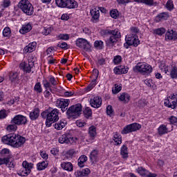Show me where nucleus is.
Listing matches in <instances>:
<instances>
[{"label":"nucleus","instance_id":"37","mask_svg":"<svg viewBox=\"0 0 177 177\" xmlns=\"http://www.w3.org/2000/svg\"><path fill=\"white\" fill-rule=\"evenodd\" d=\"M165 106L166 107H169L170 109H176L177 107V100L176 101H172L171 102H169V100H167L164 102Z\"/></svg>","mask_w":177,"mask_h":177},{"label":"nucleus","instance_id":"12","mask_svg":"<svg viewBox=\"0 0 177 177\" xmlns=\"http://www.w3.org/2000/svg\"><path fill=\"white\" fill-rule=\"evenodd\" d=\"M43 86L45 89H49L52 91V86H56L59 83L56 80V78L52 75L48 77V81L46 79H44L42 81Z\"/></svg>","mask_w":177,"mask_h":177},{"label":"nucleus","instance_id":"41","mask_svg":"<svg viewBox=\"0 0 177 177\" xmlns=\"http://www.w3.org/2000/svg\"><path fill=\"white\" fill-rule=\"evenodd\" d=\"M22 167L25 169H28V171H31L32 168H34V164L31 162H28L26 160H24L22 163Z\"/></svg>","mask_w":177,"mask_h":177},{"label":"nucleus","instance_id":"27","mask_svg":"<svg viewBox=\"0 0 177 177\" xmlns=\"http://www.w3.org/2000/svg\"><path fill=\"white\" fill-rule=\"evenodd\" d=\"M165 39H169L171 41L172 39H177V32L174 30H170L166 32Z\"/></svg>","mask_w":177,"mask_h":177},{"label":"nucleus","instance_id":"60","mask_svg":"<svg viewBox=\"0 0 177 177\" xmlns=\"http://www.w3.org/2000/svg\"><path fill=\"white\" fill-rule=\"evenodd\" d=\"M8 115H6V110H1L0 111V120H2L3 118H6Z\"/></svg>","mask_w":177,"mask_h":177},{"label":"nucleus","instance_id":"43","mask_svg":"<svg viewBox=\"0 0 177 177\" xmlns=\"http://www.w3.org/2000/svg\"><path fill=\"white\" fill-rule=\"evenodd\" d=\"M57 38L61 41H68L70 39V35L60 34L57 37Z\"/></svg>","mask_w":177,"mask_h":177},{"label":"nucleus","instance_id":"6","mask_svg":"<svg viewBox=\"0 0 177 177\" xmlns=\"http://www.w3.org/2000/svg\"><path fill=\"white\" fill-rule=\"evenodd\" d=\"M82 113V106L81 104L72 105L66 111V115L68 118H78V116Z\"/></svg>","mask_w":177,"mask_h":177},{"label":"nucleus","instance_id":"23","mask_svg":"<svg viewBox=\"0 0 177 177\" xmlns=\"http://www.w3.org/2000/svg\"><path fill=\"white\" fill-rule=\"evenodd\" d=\"M169 17V14L168 12H163L162 13L158 14L155 20L158 23L159 21H161L162 20H168Z\"/></svg>","mask_w":177,"mask_h":177},{"label":"nucleus","instance_id":"40","mask_svg":"<svg viewBox=\"0 0 177 177\" xmlns=\"http://www.w3.org/2000/svg\"><path fill=\"white\" fill-rule=\"evenodd\" d=\"M64 127H66V123L63 121H59L55 123L54 125L55 129H57V131H62Z\"/></svg>","mask_w":177,"mask_h":177},{"label":"nucleus","instance_id":"28","mask_svg":"<svg viewBox=\"0 0 177 177\" xmlns=\"http://www.w3.org/2000/svg\"><path fill=\"white\" fill-rule=\"evenodd\" d=\"M31 30H32V26H31V24H27L21 27L19 30V32L21 34H27V32H30Z\"/></svg>","mask_w":177,"mask_h":177},{"label":"nucleus","instance_id":"58","mask_svg":"<svg viewBox=\"0 0 177 177\" xmlns=\"http://www.w3.org/2000/svg\"><path fill=\"white\" fill-rule=\"evenodd\" d=\"M138 107H145L146 106V100L145 99L138 100Z\"/></svg>","mask_w":177,"mask_h":177},{"label":"nucleus","instance_id":"7","mask_svg":"<svg viewBox=\"0 0 177 177\" xmlns=\"http://www.w3.org/2000/svg\"><path fill=\"white\" fill-rule=\"evenodd\" d=\"M55 3L59 8L75 9L78 8V3L75 0H55Z\"/></svg>","mask_w":177,"mask_h":177},{"label":"nucleus","instance_id":"49","mask_svg":"<svg viewBox=\"0 0 177 177\" xmlns=\"http://www.w3.org/2000/svg\"><path fill=\"white\" fill-rule=\"evenodd\" d=\"M106 114L111 117V115H114V111L113 110V106L111 105H108L106 107Z\"/></svg>","mask_w":177,"mask_h":177},{"label":"nucleus","instance_id":"33","mask_svg":"<svg viewBox=\"0 0 177 177\" xmlns=\"http://www.w3.org/2000/svg\"><path fill=\"white\" fill-rule=\"evenodd\" d=\"M120 154L122 158H128V147L127 145H123L120 149Z\"/></svg>","mask_w":177,"mask_h":177},{"label":"nucleus","instance_id":"4","mask_svg":"<svg viewBox=\"0 0 177 177\" xmlns=\"http://www.w3.org/2000/svg\"><path fill=\"white\" fill-rule=\"evenodd\" d=\"M134 73H140L142 75H150L153 72V67L147 63H138L133 68Z\"/></svg>","mask_w":177,"mask_h":177},{"label":"nucleus","instance_id":"56","mask_svg":"<svg viewBox=\"0 0 177 177\" xmlns=\"http://www.w3.org/2000/svg\"><path fill=\"white\" fill-rule=\"evenodd\" d=\"M169 122L172 125H177V118L175 116H171L169 118Z\"/></svg>","mask_w":177,"mask_h":177},{"label":"nucleus","instance_id":"21","mask_svg":"<svg viewBox=\"0 0 177 177\" xmlns=\"http://www.w3.org/2000/svg\"><path fill=\"white\" fill-rule=\"evenodd\" d=\"M91 174V169L88 168L83 169L82 170H77L75 173V176L76 177H84V176H88Z\"/></svg>","mask_w":177,"mask_h":177},{"label":"nucleus","instance_id":"13","mask_svg":"<svg viewBox=\"0 0 177 177\" xmlns=\"http://www.w3.org/2000/svg\"><path fill=\"white\" fill-rule=\"evenodd\" d=\"M28 122L27 117L23 115H16L10 121V124H15V125H26Z\"/></svg>","mask_w":177,"mask_h":177},{"label":"nucleus","instance_id":"42","mask_svg":"<svg viewBox=\"0 0 177 177\" xmlns=\"http://www.w3.org/2000/svg\"><path fill=\"white\" fill-rule=\"evenodd\" d=\"M83 114L86 118H91V117H92V109L89 107L85 108Z\"/></svg>","mask_w":177,"mask_h":177},{"label":"nucleus","instance_id":"19","mask_svg":"<svg viewBox=\"0 0 177 177\" xmlns=\"http://www.w3.org/2000/svg\"><path fill=\"white\" fill-rule=\"evenodd\" d=\"M171 78H177V67L176 66H167L165 68V73H169Z\"/></svg>","mask_w":177,"mask_h":177},{"label":"nucleus","instance_id":"62","mask_svg":"<svg viewBox=\"0 0 177 177\" xmlns=\"http://www.w3.org/2000/svg\"><path fill=\"white\" fill-rule=\"evenodd\" d=\"M40 156L44 158V160H48V158H49V155H48V153H46L45 151H41Z\"/></svg>","mask_w":177,"mask_h":177},{"label":"nucleus","instance_id":"20","mask_svg":"<svg viewBox=\"0 0 177 177\" xmlns=\"http://www.w3.org/2000/svg\"><path fill=\"white\" fill-rule=\"evenodd\" d=\"M129 70V68L128 66H116L113 69V71L115 74L121 75V74H127Z\"/></svg>","mask_w":177,"mask_h":177},{"label":"nucleus","instance_id":"22","mask_svg":"<svg viewBox=\"0 0 177 177\" xmlns=\"http://www.w3.org/2000/svg\"><path fill=\"white\" fill-rule=\"evenodd\" d=\"M36 48H37V42L33 41L32 43H30L28 46H26L24 48V53H31L32 52H34V50H35Z\"/></svg>","mask_w":177,"mask_h":177},{"label":"nucleus","instance_id":"35","mask_svg":"<svg viewBox=\"0 0 177 177\" xmlns=\"http://www.w3.org/2000/svg\"><path fill=\"white\" fill-rule=\"evenodd\" d=\"M137 3H144L147 6H153L154 5V0H133Z\"/></svg>","mask_w":177,"mask_h":177},{"label":"nucleus","instance_id":"53","mask_svg":"<svg viewBox=\"0 0 177 177\" xmlns=\"http://www.w3.org/2000/svg\"><path fill=\"white\" fill-rule=\"evenodd\" d=\"M121 89H122L121 86L115 85V87L113 88L112 89V92L113 93H114V95H117V93L121 91Z\"/></svg>","mask_w":177,"mask_h":177},{"label":"nucleus","instance_id":"45","mask_svg":"<svg viewBox=\"0 0 177 177\" xmlns=\"http://www.w3.org/2000/svg\"><path fill=\"white\" fill-rule=\"evenodd\" d=\"M34 91L36 92V93H42V85H41V82H37L35 84Z\"/></svg>","mask_w":177,"mask_h":177},{"label":"nucleus","instance_id":"57","mask_svg":"<svg viewBox=\"0 0 177 177\" xmlns=\"http://www.w3.org/2000/svg\"><path fill=\"white\" fill-rule=\"evenodd\" d=\"M116 1L119 5H124V6H127V4L131 2V0H116Z\"/></svg>","mask_w":177,"mask_h":177},{"label":"nucleus","instance_id":"47","mask_svg":"<svg viewBox=\"0 0 177 177\" xmlns=\"http://www.w3.org/2000/svg\"><path fill=\"white\" fill-rule=\"evenodd\" d=\"M7 129L10 131V132H15V131H17V124H11L7 127Z\"/></svg>","mask_w":177,"mask_h":177},{"label":"nucleus","instance_id":"52","mask_svg":"<svg viewBox=\"0 0 177 177\" xmlns=\"http://www.w3.org/2000/svg\"><path fill=\"white\" fill-rule=\"evenodd\" d=\"M111 17L113 19H117L118 17V10L114 9L110 12Z\"/></svg>","mask_w":177,"mask_h":177},{"label":"nucleus","instance_id":"64","mask_svg":"<svg viewBox=\"0 0 177 177\" xmlns=\"http://www.w3.org/2000/svg\"><path fill=\"white\" fill-rule=\"evenodd\" d=\"M102 45H103V41H95L94 42L95 48H99V46H102Z\"/></svg>","mask_w":177,"mask_h":177},{"label":"nucleus","instance_id":"61","mask_svg":"<svg viewBox=\"0 0 177 177\" xmlns=\"http://www.w3.org/2000/svg\"><path fill=\"white\" fill-rule=\"evenodd\" d=\"M8 158H0V165H3V164H9V162L8 161Z\"/></svg>","mask_w":177,"mask_h":177},{"label":"nucleus","instance_id":"14","mask_svg":"<svg viewBox=\"0 0 177 177\" xmlns=\"http://www.w3.org/2000/svg\"><path fill=\"white\" fill-rule=\"evenodd\" d=\"M69 104H70V100H66L63 98L57 100L56 102L57 107H59V109H61L63 113H64V111H66Z\"/></svg>","mask_w":177,"mask_h":177},{"label":"nucleus","instance_id":"17","mask_svg":"<svg viewBox=\"0 0 177 177\" xmlns=\"http://www.w3.org/2000/svg\"><path fill=\"white\" fill-rule=\"evenodd\" d=\"M20 69L24 70L25 73H31V70L34 68V62H29L28 64L23 62L19 65Z\"/></svg>","mask_w":177,"mask_h":177},{"label":"nucleus","instance_id":"10","mask_svg":"<svg viewBox=\"0 0 177 177\" xmlns=\"http://www.w3.org/2000/svg\"><path fill=\"white\" fill-rule=\"evenodd\" d=\"M76 46L80 49H83L85 52H92V46L88 40L82 38H79L76 40Z\"/></svg>","mask_w":177,"mask_h":177},{"label":"nucleus","instance_id":"2","mask_svg":"<svg viewBox=\"0 0 177 177\" xmlns=\"http://www.w3.org/2000/svg\"><path fill=\"white\" fill-rule=\"evenodd\" d=\"M41 117L46 119V127L50 128L52 124L59 121V111L57 109L48 108L41 113Z\"/></svg>","mask_w":177,"mask_h":177},{"label":"nucleus","instance_id":"51","mask_svg":"<svg viewBox=\"0 0 177 177\" xmlns=\"http://www.w3.org/2000/svg\"><path fill=\"white\" fill-rule=\"evenodd\" d=\"M57 47L61 48V49H64L66 50L68 49V44H67L64 41H62V43L57 44Z\"/></svg>","mask_w":177,"mask_h":177},{"label":"nucleus","instance_id":"3","mask_svg":"<svg viewBox=\"0 0 177 177\" xmlns=\"http://www.w3.org/2000/svg\"><path fill=\"white\" fill-rule=\"evenodd\" d=\"M104 34L109 35V39L106 41L107 46H113L117 44L118 39L121 38V33L118 30H106Z\"/></svg>","mask_w":177,"mask_h":177},{"label":"nucleus","instance_id":"32","mask_svg":"<svg viewBox=\"0 0 177 177\" xmlns=\"http://www.w3.org/2000/svg\"><path fill=\"white\" fill-rule=\"evenodd\" d=\"M48 164H49L48 162L46 160L37 163V171H44V169H45L46 168H48Z\"/></svg>","mask_w":177,"mask_h":177},{"label":"nucleus","instance_id":"18","mask_svg":"<svg viewBox=\"0 0 177 177\" xmlns=\"http://www.w3.org/2000/svg\"><path fill=\"white\" fill-rule=\"evenodd\" d=\"M91 107H93L94 109H99L100 106H102V97H93L91 99V103H90Z\"/></svg>","mask_w":177,"mask_h":177},{"label":"nucleus","instance_id":"29","mask_svg":"<svg viewBox=\"0 0 177 177\" xmlns=\"http://www.w3.org/2000/svg\"><path fill=\"white\" fill-rule=\"evenodd\" d=\"M86 161H88V157H86V156L85 155H82L78 159V162H77L78 167H80V168H83Z\"/></svg>","mask_w":177,"mask_h":177},{"label":"nucleus","instance_id":"8","mask_svg":"<svg viewBox=\"0 0 177 177\" xmlns=\"http://www.w3.org/2000/svg\"><path fill=\"white\" fill-rule=\"evenodd\" d=\"M126 44H124V48L126 49H128V45L129 46H138L140 44V41H139V38L136 35L134 34H130L127 35L125 37Z\"/></svg>","mask_w":177,"mask_h":177},{"label":"nucleus","instance_id":"48","mask_svg":"<svg viewBox=\"0 0 177 177\" xmlns=\"http://www.w3.org/2000/svg\"><path fill=\"white\" fill-rule=\"evenodd\" d=\"M166 8L167 10H174V1L172 0H168L166 3Z\"/></svg>","mask_w":177,"mask_h":177},{"label":"nucleus","instance_id":"1","mask_svg":"<svg viewBox=\"0 0 177 177\" xmlns=\"http://www.w3.org/2000/svg\"><path fill=\"white\" fill-rule=\"evenodd\" d=\"M3 143L9 145L12 147H21L26 143V138L16 134H8L2 138Z\"/></svg>","mask_w":177,"mask_h":177},{"label":"nucleus","instance_id":"34","mask_svg":"<svg viewBox=\"0 0 177 177\" xmlns=\"http://www.w3.org/2000/svg\"><path fill=\"white\" fill-rule=\"evenodd\" d=\"M131 100V96H129V94L123 93L119 96V100L121 102H124V103H128L129 100Z\"/></svg>","mask_w":177,"mask_h":177},{"label":"nucleus","instance_id":"44","mask_svg":"<svg viewBox=\"0 0 177 177\" xmlns=\"http://www.w3.org/2000/svg\"><path fill=\"white\" fill-rule=\"evenodd\" d=\"M165 28H156L153 30V34H156V35H164L165 34Z\"/></svg>","mask_w":177,"mask_h":177},{"label":"nucleus","instance_id":"59","mask_svg":"<svg viewBox=\"0 0 177 177\" xmlns=\"http://www.w3.org/2000/svg\"><path fill=\"white\" fill-rule=\"evenodd\" d=\"M2 6L3 8H9L10 6V0H3Z\"/></svg>","mask_w":177,"mask_h":177},{"label":"nucleus","instance_id":"24","mask_svg":"<svg viewBox=\"0 0 177 177\" xmlns=\"http://www.w3.org/2000/svg\"><path fill=\"white\" fill-rule=\"evenodd\" d=\"M90 160L91 162H96L99 160V151L94 149L93 150L89 156Z\"/></svg>","mask_w":177,"mask_h":177},{"label":"nucleus","instance_id":"16","mask_svg":"<svg viewBox=\"0 0 177 177\" xmlns=\"http://www.w3.org/2000/svg\"><path fill=\"white\" fill-rule=\"evenodd\" d=\"M138 174L140 175V176H146V177H157V174L154 173H150L146 169L143 168V167H140L136 169Z\"/></svg>","mask_w":177,"mask_h":177},{"label":"nucleus","instance_id":"30","mask_svg":"<svg viewBox=\"0 0 177 177\" xmlns=\"http://www.w3.org/2000/svg\"><path fill=\"white\" fill-rule=\"evenodd\" d=\"M10 80L11 82L16 84L19 82V73L17 72H11L10 73Z\"/></svg>","mask_w":177,"mask_h":177},{"label":"nucleus","instance_id":"38","mask_svg":"<svg viewBox=\"0 0 177 177\" xmlns=\"http://www.w3.org/2000/svg\"><path fill=\"white\" fill-rule=\"evenodd\" d=\"M88 133L91 139H95V137L97 135L96 127H95V126L90 127L88 129Z\"/></svg>","mask_w":177,"mask_h":177},{"label":"nucleus","instance_id":"26","mask_svg":"<svg viewBox=\"0 0 177 177\" xmlns=\"http://www.w3.org/2000/svg\"><path fill=\"white\" fill-rule=\"evenodd\" d=\"M29 117L32 121H35L39 117V109L35 108L30 113Z\"/></svg>","mask_w":177,"mask_h":177},{"label":"nucleus","instance_id":"50","mask_svg":"<svg viewBox=\"0 0 177 177\" xmlns=\"http://www.w3.org/2000/svg\"><path fill=\"white\" fill-rule=\"evenodd\" d=\"M144 82H145V85H147L149 86V88H154V83H153V80L146 79L144 81Z\"/></svg>","mask_w":177,"mask_h":177},{"label":"nucleus","instance_id":"46","mask_svg":"<svg viewBox=\"0 0 177 177\" xmlns=\"http://www.w3.org/2000/svg\"><path fill=\"white\" fill-rule=\"evenodd\" d=\"M53 30V27H48V28L45 27L41 31V34H43V35H49V34L51 33Z\"/></svg>","mask_w":177,"mask_h":177},{"label":"nucleus","instance_id":"9","mask_svg":"<svg viewBox=\"0 0 177 177\" xmlns=\"http://www.w3.org/2000/svg\"><path fill=\"white\" fill-rule=\"evenodd\" d=\"M142 128V125L139 123H132L126 125L123 129L121 131L122 135H128V133H132V132H136Z\"/></svg>","mask_w":177,"mask_h":177},{"label":"nucleus","instance_id":"55","mask_svg":"<svg viewBox=\"0 0 177 177\" xmlns=\"http://www.w3.org/2000/svg\"><path fill=\"white\" fill-rule=\"evenodd\" d=\"M121 62H122V57L120 55H116L113 59V63H115V64H120Z\"/></svg>","mask_w":177,"mask_h":177},{"label":"nucleus","instance_id":"11","mask_svg":"<svg viewBox=\"0 0 177 177\" xmlns=\"http://www.w3.org/2000/svg\"><path fill=\"white\" fill-rule=\"evenodd\" d=\"M77 140H78V138L77 137H72L70 133L63 134L59 138V143L61 144L73 145V143H77Z\"/></svg>","mask_w":177,"mask_h":177},{"label":"nucleus","instance_id":"36","mask_svg":"<svg viewBox=\"0 0 177 177\" xmlns=\"http://www.w3.org/2000/svg\"><path fill=\"white\" fill-rule=\"evenodd\" d=\"M113 140L116 145H121L122 143V136L120 133H115L113 135Z\"/></svg>","mask_w":177,"mask_h":177},{"label":"nucleus","instance_id":"5","mask_svg":"<svg viewBox=\"0 0 177 177\" xmlns=\"http://www.w3.org/2000/svg\"><path fill=\"white\" fill-rule=\"evenodd\" d=\"M18 8L26 15V16H32L34 15V6L28 0H21L18 3Z\"/></svg>","mask_w":177,"mask_h":177},{"label":"nucleus","instance_id":"25","mask_svg":"<svg viewBox=\"0 0 177 177\" xmlns=\"http://www.w3.org/2000/svg\"><path fill=\"white\" fill-rule=\"evenodd\" d=\"M90 13L92 16V19H93L95 21L99 20V17H100V12L99 11V9L94 8L91 10Z\"/></svg>","mask_w":177,"mask_h":177},{"label":"nucleus","instance_id":"31","mask_svg":"<svg viewBox=\"0 0 177 177\" xmlns=\"http://www.w3.org/2000/svg\"><path fill=\"white\" fill-rule=\"evenodd\" d=\"M61 167L62 169H65V171H73V164L70 162H64L61 164Z\"/></svg>","mask_w":177,"mask_h":177},{"label":"nucleus","instance_id":"39","mask_svg":"<svg viewBox=\"0 0 177 177\" xmlns=\"http://www.w3.org/2000/svg\"><path fill=\"white\" fill-rule=\"evenodd\" d=\"M30 174H31V170L24 169V167L17 172V175L19 176H28Z\"/></svg>","mask_w":177,"mask_h":177},{"label":"nucleus","instance_id":"54","mask_svg":"<svg viewBox=\"0 0 177 177\" xmlns=\"http://www.w3.org/2000/svg\"><path fill=\"white\" fill-rule=\"evenodd\" d=\"M3 37H9L10 35V28L6 27L3 30Z\"/></svg>","mask_w":177,"mask_h":177},{"label":"nucleus","instance_id":"63","mask_svg":"<svg viewBox=\"0 0 177 177\" xmlns=\"http://www.w3.org/2000/svg\"><path fill=\"white\" fill-rule=\"evenodd\" d=\"M50 153L53 156H57L59 154V149L57 148H53L50 150Z\"/></svg>","mask_w":177,"mask_h":177},{"label":"nucleus","instance_id":"15","mask_svg":"<svg viewBox=\"0 0 177 177\" xmlns=\"http://www.w3.org/2000/svg\"><path fill=\"white\" fill-rule=\"evenodd\" d=\"M174 130L173 126H168V124H161L158 128V133L160 136H162V135H166L167 133H169L171 131Z\"/></svg>","mask_w":177,"mask_h":177}]
</instances>
